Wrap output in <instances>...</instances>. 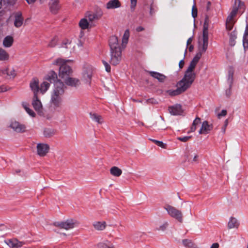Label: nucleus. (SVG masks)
I'll return each instance as SVG.
<instances>
[{
    "mask_svg": "<svg viewBox=\"0 0 248 248\" xmlns=\"http://www.w3.org/2000/svg\"><path fill=\"white\" fill-rule=\"evenodd\" d=\"M48 79L50 82L54 83V88L51 93L50 103L55 109L61 107L62 101V96L66 87L64 84L60 80L57 79V76L53 73L52 78L49 77Z\"/></svg>",
    "mask_w": 248,
    "mask_h": 248,
    "instance_id": "f257e3e1",
    "label": "nucleus"
},
{
    "mask_svg": "<svg viewBox=\"0 0 248 248\" xmlns=\"http://www.w3.org/2000/svg\"><path fill=\"white\" fill-rule=\"evenodd\" d=\"M71 62L70 60H64L62 58H58L53 62V65L59 66V76L63 79H65L69 77L72 73V69L67 62Z\"/></svg>",
    "mask_w": 248,
    "mask_h": 248,
    "instance_id": "f03ea898",
    "label": "nucleus"
},
{
    "mask_svg": "<svg viewBox=\"0 0 248 248\" xmlns=\"http://www.w3.org/2000/svg\"><path fill=\"white\" fill-rule=\"evenodd\" d=\"M195 78L184 75L183 78L177 83V87L183 93L190 87Z\"/></svg>",
    "mask_w": 248,
    "mask_h": 248,
    "instance_id": "7ed1b4c3",
    "label": "nucleus"
},
{
    "mask_svg": "<svg viewBox=\"0 0 248 248\" xmlns=\"http://www.w3.org/2000/svg\"><path fill=\"white\" fill-rule=\"evenodd\" d=\"M164 209L171 217L175 218L181 223L183 222V216L181 211L170 205H166L164 207Z\"/></svg>",
    "mask_w": 248,
    "mask_h": 248,
    "instance_id": "20e7f679",
    "label": "nucleus"
},
{
    "mask_svg": "<svg viewBox=\"0 0 248 248\" xmlns=\"http://www.w3.org/2000/svg\"><path fill=\"white\" fill-rule=\"evenodd\" d=\"M200 53H197L192 60L191 61L185 75L196 78V74L194 72L195 67L200 59Z\"/></svg>",
    "mask_w": 248,
    "mask_h": 248,
    "instance_id": "39448f33",
    "label": "nucleus"
},
{
    "mask_svg": "<svg viewBox=\"0 0 248 248\" xmlns=\"http://www.w3.org/2000/svg\"><path fill=\"white\" fill-rule=\"evenodd\" d=\"M78 223L77 221L72 219H67L65 221L55 222L54 223V226L66 230L73 229L78 226Z\"/></svg>",
    "mask_w": 248,
    "mask_h": 248,
    "instance_id": "423d86ee",
    "label": "nucleus"
},
{
    "mask_svg": "<svg viewBox=\"0 0 248 248\" xmlns=\"http://www.w3.org/2000/svg\"><path fill=\"white\" fill-rule=\"evenodd\" d=\"M110 63L113 65H116L119 64L122 58L121 49L117 48V49L110 50Z\"/></svg>",
    "mask_w": 248,
    "mask_h": 248,
    "instance_id": "0eeeda50",
    "label": "nucleus"
},
{
    "mask_svg": "<svg viewBox=\"0 0 248 248\" xmlns=\"http://www.w3.org/2000/svg\"><path fill=\"white\" fill-rule=\"evenodd\" d=\"M32 105L35 110L39 115H43L44 114L43 106L37 95L33 96Z\"/></svg>",
    "mask_w": 248,
    "mask_h": 248,
    "instance_id": "6e6552de",
    "label": "nucleus"
},
{
    "mask_svg": "<svg viewBox=\"0 0 248 248\" xmlns=\"http://www.w3.org/2000/svg\"><path fill=\"white\" fill-rule=\"evenodd\" d=\"M9 126L17 133H23L26 131V126L16 121H12Z\"/></svg>",
    "mask_w": 248,
    "mask_h": 248,
    "instance_id": "1a4fd4ad",
    "label": "nucleus"
},
{
    "mask_svg": "<svg viewBox=\"0 0 248 248\" xmlns=\"http://www.w3.org/2000/svg\"><path fill=\"white\" fill-rule=\"evenodd\" d=\"M36 148L37 155L40 156H44L48 152L49 146L46 143H38Z\"/></svg>",
    "mask_w": 248,
    "mask_h": 248,
    "instance_id": "9d476101",
    "label": "nucleus"
},
{
    "mask_svg": "<svg viewBox=\"0 0 248 248\" xmlns=\"http://www.w3.org/2000/svg\"><path fill=\"white\" fill-rule=\"evenodd\" d=\"M208 35H202V43L200 44L199 46L198 50L197 53H200V58H201L202 54L204 53L208 47Z\"/></svg>",
    "mask_w": 248,
    "mask_h": 248,
    "instance_id": "9b49d317",
    "label": "nucleus"
},
{
    "mask_svg": "<svg viewBox=\"0 0 248 248\" xmlns=\"http://www.w3.org/2000/svg\"><path fill=\"white\" fill-rule=\"evenodd\" d=\"M4 242L9 247L12 248H19L21 247L24 243L23 242L19 241L16 239H9L4 241Z\"/></svg>",
    "mask_w": 248,
    "mask_h": 248,
    "instance_id": "f8f14e48",
    "label": "nucleus"
},
{
    "mask_svg": "<svg viewBox=\"0 0 248 248\" xmlns=\"http://www.w3.org/2000/svg\"><path fill=\"white\" fill-rule=\"evenodd\" d=\"M64 83L66 85L72 87H77L80 84V80L78 78L70 77L64 79Z\"/></svg>",
    "mask_w": 248,
    "mask_h": 248,
    "instance_id": "ddd939ff",
    "label": "nucleus"
},
{
    "mask_svg": "<svg viewBox=\"0 0 248 248\" xmlns=\"http://www.w3.org/2000/svg\"><path fill=\"white\" fill-rule=\"evenodd\" d=\"M213 129V125L209 124L208 122L204 121L202 122V126L199 131V134H207Z\"/></svg>",
    "mask_w": 248,
    "mask_h": 248,
    "instance_id": "4468645a",
    "label": "nucleus"
},
{
    "mask_svg": "<svg viewBox=\"0 0 248 248\" xmlns=\"http://www.w3.org/2000/svg\"><path fill=\"white\" fill-rule=\"evenodd\" d=\"M103 15V12L101 9L96 10L95 13H91L88 14L87 16L90 21L92 22L100 18Z\"/></svg>",
    "mask_w": 248,
    "mask_h": 248,
    "instance_id": "2eb2a0df",
    "label": "nucleus"
},
{
    "mask_svg": "<svg viewBox=\"0 0 248 248\" xmlns=\"http://www.w3.org/2000/svg\"><path fill=\"white\" fill-rule=\"evenodd\" d=\"M168 109L170 113L173 115H181L183 113L182 106L179 104L169 107Z\"/></svg>",
    "mask_w": 248,
    "mask_h": 248,
    "instance_id": "dca6fc26",
    "label": "nucleus"
},
{
    "mask_svg": "<svg viewBox=\"0 0 248 248\" xmlns=\"http://www.w3.org/2000/svg\"><path fill=\"white\" fill-rule=\"evenodd\" d=\"M30 87L33 93V96L37 95L40 90L39 81L36 78H33L30 83Z\"/></svg>",
    "mask_w": 248,
    "mask_h": 248,
    "instance_id": "f3484780",
    "label": "nucleus"
},
{
    "mask_svg": "<svg viewBox=\"0 0 248 248\" xmlns=\"http://www.w3.org/2000/svg\"><path fill=\"white\" fill-rule=\"evenodd\" d=\"M121 6V4L119 0H110L106 5V9L108 10L118 8Z\"/></svg>",
    "mask_w": 248,
    "mask_h": 248,
    "instance_id": "a211bd4d",
    "label": "nucleus"
},
{
    "mask_svg": "<svg viewBox=\"0 0 248 248\" xmlns=\"http://www.w3.org/2000/svg\"><path fill=\"white\" fill-rule=\"evenodd\" d=\"M109 45L110 50L117 49V48H121L119 44L118 38L116 36H112L110 37L109 40Z\"/></svg>",
    "mask_w": 248,
    "mask_h": 248,
    "instance_id": "6ab92c4d",
    "label": "nucleus"
},
{
    "mask_svg": "<svg viewBox=\"0 0 248 248\" xmlns=\"http://www.w3.org/2000/svg\"><path fill=\"white\" fill-rule=\"evenodd\" d=\"M15 20L14 21V25L19 28L22 26L23 22V17L22 13L20 12H17L15 14Z\"/></svg>",
    "mask_w": 248,
    "mask_h": 248,
    "instance_id": "aec40b11",
    "label": "nucleus"
},
{
    "mask_svg": "<svg viewBox=\"0 0 248 248\" xmlns=\"http://www.w3.org/2000/svg\"><path fill=\"white\" fill-rule=\"evenodd\" d=\"M149 73L152 77L157 79L158 81L160 82H164L166 78V77L163 74L156 72L150 71Z\"/></svg>",
    "mask_w": 248,
    "mask_h": 248,
    "instance_id": "412c9836",
    "label": "nucleus"
},
{
    "mask_svg": "<svg viewBox=\"0 0 248 248\" xmlns=\"http://www.w3.org/2000/svg\"><path fill=\"white\" fill-rule=\"evenodd\" d=\"M243 46L245 52H246L248 48V23H247L246 25V29L243 38Z\"/></svg>",
    "mask_w": 248,
    "mask_h": 248,
    "instance_id": "4be33fe9",
    "label": "nucleus"
},
{
    "mask_svg": "<svg viewBox=\"0 0 248 248\" xmlns=\"http://www.w3.org/2000/svg\"><path fill=\"white\" fill-rule=\"evenodd\" d=\"M239 225V223L236 218L234 217H231L230 218L228 223V228L229 229L238 228Z\"/></svg>",
    "mask_w": 248,
    "mask_h": 248,
    "instance_id": "5701e85b",
    "label": "nucleus"
},
{
    "mask_svg": "<svg viewBox=\"0 0 248 248\" xmlns=\"http://www.w3.org/2000/svg\"><path fill=\"white\" fill-rule=\"evenodd\" d=\"M234 72V69L232 67H229L228 69V77H227V82L229 85L230 88L233 82V76Z\"/></svg>",
    "mask_w": 248,
    "mask_h": 248,
    "instance_id": "b1692460",
    "label": "nucleus"
},
{
    "mask_svg": "<svg viewBox=\"0 0 248 248\" xmlns=\"http://www.w3.org/2000/svg\"><path fill=\"white\" fill-rule=\"evenodd\" d=\"M53 73H55V72H52V73H51V76H49L47 78V79L49 81H50L48 79V78H49V77L52 78V75ZM50 83H51V82H48V81H44L41 84L40 88V91L42 94H44L46 92V91L48 89V88H49V86H50Z\"/></svg>",
    "mask_w": 248,
    "mask_h": 248,
    "instance_id": "393cba45",
    "label": "nucleus"
},
{
    "mask_svg": "<svg viewBox=\"0 0 248 248\" xmlns=\"http://www.w3.org/2000/svg\"><path fill=\"white\" fill-rule=\"evenodd\" d=\"M93 72L91 69L85 70L83 74V78L87 83L90 84L92 78Z\"/></svg>",
    "mask_w": 248,
    "mask_h": 248,
    "instance_id": "a878e982",
    "label": "nucleus"
},
{
    "mask_svg": "<svg viewBox=\"0 0 248 248\" xmlns=\"http://www.w3.org/2000/svg\"><path fill=\"white\" fill-rule=\"evenodd\" d=\"M90 116L92 121L98 124H102L103 123V119L102 116L97 113L91 112Z\"/></svg>",
    "mask_w": 248,
    "mask_h": 248,
    "instance_id": "bb28decb",
    "label": "nucleus"
},
{
    "mask_svg": "<svg viewBox=\"0 0 248 248\" xmlns=\"http://www.w3.org/2000/svg\"><path fill=\"white\" fill-rule=\"evenodd\" d=\"M2 75H7L11 78H14L16 75V71L13 68H6L1 70Z\"/></svg>",
    "mask_w": 248,
    "mask_h": 248,
    "instance_id": "cd10ccee",
    "label": "nucleus"
},
{
    "mask_svg": "<svg viewBox=\"0 0 248 248\" xmlns=\"http://www.w3.org/2000/svg\"><path fill=\"white\" fill-rule=\"evenodd\" d=\"M13 42V37L8 35L4 38L3 40V45L5 47H10L12 46Z\"/></svg>",
    "mask_w": 248,
    "mask_h": 248,
    "instance_id": "c85d7f7f",
    "label": "nucleus"
},
{
    "mask_svg": "<svg viewBox=\"0 0 248 248\" xmlns=\"http://www.w3.org/2000/svg\"><path fill=\"white\" fill-rule=\"evenodd\" d=\"M60 5L59 4V1L58 0H55L52 3L50 6V9L51 12L53 14H56L58 10L60 9Z\"/></svg>",
    "mask_w": 248,
    "mask_h": 248,
    "instance_id": "c756f323",
    "label": "nucleus"
},
{
    "mask_svg": "<svg viewBox=\"0 0 248 248\" xmlns=\"http://www.w3.org/2000/svg\"><path fill=\"white\" fill-rule=\"evenodd\" d=\"M94 228L98 231H102L105 229L106 227V223L105 221H97L93 224Z\"/></svg>",
    "mask_w": 248,
    "mask_h": 248,
    "instance_id": "7c9ffc66",
    "label": "nucleus"
},
{
    "mask_svg": "<svg viewBox=\"0 0 248 248\" xmlns=\"http://www.w3.org/2000/svg\"><path fill=\"white\" fill-rule=\"evenodd\" d=\"M56 133V130L52 128H46L44 130V135L46 138H50Z\"/></svg>",
    "mask_w": 248,
    "mask_h": 248,
    "instance_id": "2f4dec72",
    "label": "nucleus"
},
{
    "mask_svg": "<svg viewBox=\"0 0 248 248\" xmlns=\"http://www.w3.org/2000/svg\"><path fill=\"white\" fill-rule=\"evenodd\" d=\"M61 47H65L66 48L68 49L69 50L70 52H71L72 50L74 47V46H73L72 42L71 41H69L67 39H65L62 42Z\"/></svg>",
    "mask_w": 248,
    "mask_h": 248,
    "instance_id": "473e14b6",
    "label": "nucleus"
},
{
    "mask_svg": "<svg viewBox=\"0 0 248 248\" xmlns=\"http://www.w3.org/2000/svg\"><path fill=\"white\" fill-rule=\"evenodd\" d=\"M183 245L187 248H197V245L190 239H184L182 240Z\"/></svg>",
    "mask_w": 248,
    "mask_h": 248,
    "instance_id": "72a5a7b5",
    "label": "nucleus"
},
{
    "mask_svg": "<svg viewBox=\"0 0 248 248\" xmlns=\"http://www.w3.org/2000/svg\"><path fill=\"white\" fill-rule=\"evenodd\" d=\"M22 106L30 116L32 117H34L35 116V113L34 111L29 108V104L28 103L26 102H23L22 103Z\"/></svg>",
    "mask_w": 248,
    "mask_h": 248,
    "instance_id": "f704fd0d",
    "label": "nucleus"
},
{
    "mask_svg": "<svg viewBox=\"0 0 248 248\" xmlns=\"http://www.w3.org/2000/svg\"><path fill=\"white\" fill-rule=\"evenodd\" d=\"M110 172L111 175L114 176L119 177L122 174V170L118 167L114 166L110 169Z\"/></svg>",
    "mask_w": 248,
    "mask_h": 248,
    "instance_id": "c9c22d12",
    "label": "nucleus"
},
{
    "mask_svg": "<svg viewBox=\"0 0 248 248\" xmlns=\"http://www.w3.org/2000/svg\"><path fill=\"white\" fill-rule=\"evenodd\" d=\"M209 20L208 16H206L203 24L202 35H208V28Z\"/></svg>",
    "mask_w": 248,
    "mask_h": 248,
    "instance_id": "e433bc0d",
    "label": "nucleus"
},
{
    "mask_svg": "<svg viewBox=\"0 0 248 248\" xmlns=\"http://www.w3.org/2000/svg\"><path fill=\"white\" fill-rule=\"evenodd\" d=\"M229 43L231 46H234L235 44V39L237 38V33L235 31H233L229 34Z\"/></svg>",
    "mask_w": 248,
    "mask_h": 248,
    "instance_id": "4c0bfd02",
    "label": "nucleus"
},
{
    "mask_svg": "<svg viewBox=\"0 0 248 248\" xmlns=\"http://www.w3.org/2000/svg\"><path fill=\"white\" fill-rule=\"evenodd\" d=\"M9 55L4 49L0 48V61H4L9 59Z\"/></svg>",
    "mask_w": 248,
    "mask_h": 248,
    "instance_id": "58836bf2",
    "label": "nucleus"
},
{
    "mask_svg": "<svg viewBox=\"0 0 248 248\" xmlns=\"http://www.w3.org/2000/svg\"><path fill=\"white\" fill-rule=\"evenodd\" d=\"M201 123V119L199 117H197L195 119V120L193 121L192 126L190 128V131L189 132H188V133L193 132L195 131L197 128L196 126L197 125Z\"/></svg>",
    "mask_w": 248,
    "mask_h": 248,
    "instance_id": "ea45409f",
    "label": "nucleus"
},
{
    "mask_svg": "<svg viewBox=\"0 0 248 248\" xmlns=\"http://www.w3.org/2000/svg\"><path fill=\"white\" fill-rule=\"evenodd\" d=\"M238 11V8L234 7L233 8L229 15L228 16L226 20L228 21H234V18L236 16L237 12Z\"/></svg>",
    "mask_w": 248,
    "mask_h": 248,
    "instance_id": "a19ab883",
    "label": "nucleus"
},
{
    "mask_svg": "<svg viewBox=\"0 0 248 248\" xmlns=\"http://www.w3.org/2000/svg\"><path fill=\"white\" fill-rule=\"evenodd\" d=\"M89 25V22L86 18L81 19L79 22V26L82 30L88 29Z\"/></svg>",
    "mask_w": 248,
    "mask_h": 248,
    "instance_id": "79ce46f5",
    "label": "nucleus"
},
{
    "mask_svg": "<svg viewBox=\"0 0 248 248\" xmlns=\"http://www.w3.org/2000/svg\"><path fill=\"white\" fill-rule=\"evenodd\" d=\"M167 93L168 94L171 96H175L179 95L182 93L180 90V89L178 88V87H177V89L176 90H170L167 91Z\"/></svg>",
    "mask_w": 248,
    "mask_h": 248,
    "instance_id": "37998d69",
    "label": "nucleus"
},
{
    "mask_svg": "<svg viewBox=\"0 0 248 248\" xmlns=\"http://www.w3.org/2000/svg\"><path fill=\"white\" fill-rule=\"evenodd\" d=\"M129 37V31L128 30H126L123 35V38H122V43L124 44H127L128 42V40Z\"/></svg>",
    "mask_w": 248,
    "mask_h": 248,
    "instance_id": "c03bdc74",
    "label": "nucleus"
},
{
    "mask_svg": "<svg viewBox=\"0 0 248 248\" xmlns=\"http://www.w3.org/2000/svg\"><path fill=\"white\" fill-rule=\"evenodd\" d=\"M99 248H113V246L112 244L108 243H100L98 244Z\"/></svg>",
    "mask_w": 248,
    "mask_h": 248,
    "instance_id": "a18cd8bd",
    "label": "nucleus"
},
{
    "mask_svg": "<svg viewBox=\"0 0 248 248\" xmlns=\"http://www.w3.org/2000/svg\"><path fill=\"white\" fill-rule=\"evenodd\" d=\"M234 21H226V28L228 31H231L233 27Z\"/></svg>",
    "mask_w": 248,
    "mask_h": 248,
    "instance_id": "49530a36",
    "label": "nucleus"
},
{
    "mask_svg": "<svg viewBox=\"0 0 248 248\" xmlns=\"http://www.w3.org/2000/svg\"><path fill=\"white\" fill-rule=\"evenodd\" d=\"M58 38L57 37H54L48 44V47H55L58 42Z\"/></svg>",
    "mask_w": 248,
    "mask_h": 248,
    "instance_id": "de8ad7c7",
    "label": "nucleus"
},
{
    "mask_svg": "<svg viewBox=\"0 0 248 248\" xmlns=\"http://www.w3.org/2000/svg\"><path fill=\"white\" fill-rule=\"evenodd\" d=\"M153 142H154L155 144L157 146L162 148H166V144L164 143L162 141L157 140H155L151 139Z\"/></svg>",
    "mask_w": 248,
    "mask_h": 248,
    "instance_id": "09e8293b",
    "label": "nucleus"
},
{
    "mask_svg": "<svg viewBox=\"0 0 248 248\" xmlns=\"http://www.w3.org/2000/svg\"><path fill=\"white\" fill-rule=\"evenodd\" d=\"M102 62L105 67L106 71L107 72H110V70H111V68H110V66L109 65V64L107 62H106V61H105L104 60L102 61Z\"/></svg>",
    "mask_w": 248,
    "mask_h": 248,
    "instance_id": "8fccbe9b",
    "label": "nucleus"
},
{
    "mask_svg": "<svg viewBox=\"0 0 248 248\" xmlns=\"http://www.w3.org/2000/svg\"><path fill=\"white\" fill-rule=\"evenodd\" d=\"M192 16L194 18H195V17L197 16V9L195 4L193 5L192 7Z\"/></svg>",
    "mask_w": 248,
    "mask_h": 248,
    "instance_id": "3c124183",
    "label": "nucleus"
},
{
    "mask_svg": "<svg viewBox=\"0 0 248 248\" xmlns=\"http://www.w3.org/2000/svg\"><path fill=\"white\" fill-rule=\"evenodd\" d=\"M191 138V136H185L183 137H179L178 140L182 142H186Z\"/></svg>",
    "mask_w": 248,
    "mask_h": 248,
    "instance_id": "603ef678",
    "label": "nucleus"
},
{
    "mask_svg": "<svg viewBox=\"0 0 248 248\" xmlns=\"http://www.w3.org/2000/svg\"><path fill=\"white\" fill-rule=\"evenodd\" d=\"M168 226V223L165 222L157 228L158 230L164 231Z\"/></svg>",
    "mask_w": 248,
    "mask_h": 248,
    "instance_id": "864d4df0",
    "label": "nucleus"
},
{
    "mask_svg": "<svg viewBox=\"0 0 248 248\" xmlns=\"http://www.w3.org/2000/svg\"><path fill=\"white\" fill-rule=\"evenodd\" d=\"M131 1V9L132 10H134L135 9V8L136 7V4H137V0H130Z\"/></svg>",
    "mask_w": 248,
    "mask_h": 248,
    "instance_id": "5fc2aeb1",
    "label": "nucleus"
},
{
    "mask_svg": "<svg viewBox=\"0 0 248 248\" xmlns=\"http://www.w3.org/2000/svg\"><path fill=\"white\" fill-rule=\"evenodd\" d=\"M10 89L9 88L7 87L5 85H2L0 86V93L7 91Z\"/></svg>",
    "mask_w": 248,
    "mask_h": 248,
    "instance_id": "6e6d98bb",
    "label": "nucleus"
},
{
    "mask_svg": "<svg viewBox=\"0 0 248 248\" xmlns=\"http://www.w3.org/2000/svg\"><path fill=\"white\" fill-rule=\"evenodd\" d=\"M228 119H226L225 121L224 125L222 127V129H221V131L223 133H225V130H226V128L227 126L228 125Z\"/></svg>",
    "mask_w": 248,
    "mask_h": 248,
    "instance_id": "4d7b16f0",
    "label": "nucleus"
},
{
    "mask_svg": "<svg viewBox=\"0 0 248 248\" xmlns=\"http://www.w3.org/2000/svg\"><path fill=\"white\" fill-rule=\"evenodd\" d=\"M226 114H227V111H226V110L223 109V110H221L220 113H219L218 114V117L220 118V117H222V116H225L226 115Z\"/></svg>",
    "mask_w": 248,
    "mask_h": 248,
    "instance_id": "13d9d810",
    "label": "nucleus"
},
{
    "mask_svg": "<svg viewBox=\"0 0 248 248\" xmlns=\"http://www.w3.org/2000/svg\"><path fill=\"white\" fill-rule=\"evenodd\" d=\"M184 65V60H182L180 61L179 63V66L180 69L182 68Z\"/></svg>",
    "mask_w": 248,
    "mask_h": 248,
    "instance_id": "bf43d9fd",
    "label": "nucleus"
},
{
    "mask_svg": "<svg viewBox=\"0 0 248 248\" xmlns=\"http://www.w3.org/2000/svg\"><path fill=\"white\" fill-rule=\"evenodd\" d=\"M219 244L217 243H215L212 245L210 248H218Z\"/></svg>",
    "mask_w": 248,
    "mask_h": 248,
    "instance_id": "052dcab7",
    "label": "nucleus"
},
{
    "mask_svg": "<svg viewBox=\"0 0 248 248\" xmlns=\"http://www.w3.org/2000/svg\"><path fill=\"white\" fill-rule=\"evenodd\" d=\"M6 230V227L5 226L3 225H0V231H4L5 232V231Z\"/></svg>",
    "mask_w": 248,
    "mask_h": 248,
    "instance_id": "680f3d73",
    "label": "nucleus"
},
{
    "mask_svg": "<svg viewBox=\"0 0 248 248\" xmlns=\"http://www.w3.org/2000/svg\"><path fill=\"white\" fill-rule=\"evenodd\" d=\"M144 30V28L141 26H139L136 28V31L138 32Z\"/></svg>",
    "mask_w": 248,
    "mask_h": 248,
    "instance_id": "e2e57ef3",
    "label": "nucleus"
},
{
    "mask_svg": "<svg viewBox=\"0 0 248 248\" xmlns=\"http://www.w3.org/2000/svg\"><path fill=\"white\" fill-rule=\"evenodd\" d=\"M192 37H190L188 39V40H187V42H186V45H187V46H188L192 42Z\"/></svg>",
    "mask_w": 248,
    "mask_h": 248,
    "instance_id": "0e129e2a",
    "label": "nucleus"
},
{
    "mask_svg": "<svg viewBox=\"0 0 248 248\" xmlns=\"http://www.w3.org/2000/svg\"><path fill=\"white\" fill-rule=\"evenodd\" d=\"M27 3L29 4L34 3L36 0H26Z\"/></svg>",
    "mask_w": 248,
    "mask_h": 248,
    "instance_id": "69168bd1",
    "label": "nucleus"
},
{
    "mask_svg": "<svg viewBox=\"0 0 248 248\" xmlns=\"http://www.w3.org/2000/svg\"><path fill=\"white\" fill-rule=\"evenodd\" d=\"M211 4V2L210 1H208V2L207 3V6H206V10L207 11H209V10Z\"/></svg>",
    "mask_w": 248,
    "mask_h": 248,
    "instance_id": "338daca9",
    "label": "nucleus"
},
{
    "mask_svg": "<svg viewBox=\"0 0 248 248\" xmlns=\"http://www.w3.org/2000/svg\"><path fill=\"white\" fill-rule=\"evenodd\" d=\"M198 157V155L197 154H195L194 155L193 159V161H194V162L195 161H197Z\"/></svg>",
    "mask_w": 248,
    "mask_h": 248,
    "instance_id": "774afa93",
    "label": "nucleus"
}]
</instances>
